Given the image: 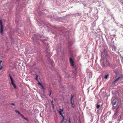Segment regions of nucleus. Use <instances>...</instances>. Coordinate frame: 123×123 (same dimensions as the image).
<instances>
[{"label": "nucleus", "instance_id": "bb28decb", "mask_svg": "<svg viewBox=\"0 0 123 123\" xmlns=\"http://www.w3.org/2000/svg\"><path fill=\"white\" fill-rule=\"evenodd\" d=\"M11 105L13 106H14L15 105V104L13 103H12L11 104Z\"/></svg>", "mask_w": 123, "mask_h": 123}, {"label": "nucleus", "instance_id": "393cba45", "mask_svg": "<svg viewBox=\"0 0 123 123\" xmlns=\"http://www.w3.org/2000/svg\"><path fill=\"white\" fill-rule=\"evenodd\" d=\"M51 104L52 105V107H53V108H54V105L53 103H52Z\"/></svg>", "mask_w": 123, "mask_h": 123}, {"label": "nucleus", "instance_id": "7c9ffc66", "mask_svg": "<svg viewBox=\"0 0 123 123\" xmlns=\"http://www.w3.org/2000/svg\"><path fill=\"white\" fill-rule=\"evenodd\" d=\"M2 62V61L1 60L0 61V63H1Z\"/></svg>", "mask_w": 123, "mask_h": 123}, {"label": "nucleus", "instance_id": "2f4dec72", "mask_svg": "<svg viewBox=\"0 0 123 123\" xmlns=\"http://www.w3.org/2000/svg\"><path fill=\"white\" fill-rule=\"evenodd\" d=\"M96 123H98V122H97Z\"/></svg>", "mask_w": 123, "mask_h": 123}, {"label": "nucleus", "instance_id": "2eb2a0df", "mask_svg": "<svg viewBox=\"0 0 123 123\" xmlns=\"http://www.w3.org/2000/svg\"><path fill=\"white\" fill-rule=\"evenodd\" d=\"M100 106V105L97 104V105L96 106V107L97 109H98L99 108Z\"/></svg>", "mask_w": 123, "mask_h": 123}, {"label": "nucleus", "instance_id": "f8f14e48", "mask_svg": "<svg viewBox=\"0 0 123 123\" xmlns=\"http://www.w3.org/2000/svg\"><path fill=\"white\" fill-rule=\"evenodd\" d=\"M117 116L116 115H114L113 116V118L114 119H115L116 118V117H117Z\"/></svg>", "mask_w": 123, "mask_h": 123}, {"label": "nucleus", "instance_id": "7ed1b4c3", "mask_svg": "<svg viewBox=\"0 0 123 123\" xmlns=\"http://www.w3.org/2000/svg\"><path fill=\"white\" fill-rule=\"evenodd\" d=\"M8 75L10 77V79L11 80V84L13 85L14 88H16V85L14 84V83L13 81V79H12V76H11L10 74H9Z\"/></svg>", "mask_w": 123, "mask_h": 123}, {"label": "nucleus", "instance_id": "1a4fd4ad", "mask_svg": "<svg viewBox=\"0 0 123 123\" xmlns=\"http://www.w3.org/2000/svg\"><path fill=\"white\" fill-rule=\"evenodd\" d=\"M120 78V77H118L117 79H116L114 81L112 82V84H114L115 83H116L117 81Z\"/></svg>", "mask_w": 123, "mask_h": 123}, {"label": "nucleus", "instance_id": "0eeeda50", "mask_svg": "<svg viewBox=\"0 0 123 123\" xmlns=\"http://www.w3.org/2000/svg\"><path fill=\"white\" fill-rule=\"evenodd\" d=\"M59 114L61 115L62 117V120L61 121L60 123H63L64 119L65 118L64 116L62 114V113H59Z\"/></svg>", "mask_w": 123, "mask_h": 123}, {"label": "nucleus", "instance_id": "6e6552de", "mask_svg": "<svg viewBox=\"0 0 123 123\" xmlns=\"http://www.w3.org/2000/svg\"><path fill=\"white\" fill-rule=\"evenodd\" d=\"M73 98V96L72 94L71 95L70 98V103L72 105V106L73 108H74L73 105L72 103V98Z\"/></svg>", "mask_w": 123, "mask_h": 123}, {"label": "nucleus", "instance_id": "4be33fe9", "mask_svg": "<svg viewBox=\"0 0 123 123\" xmlns=\"http://www.w3.org/2000/svg\"><path fill=\"white\" fill-rule=\"evenodd\" d=\"M23 118H24L25 119V120H28V119L27 118H26L25 117H23Z\"/></svg>", "mask_w": 123, "mask_h": 123}, {"label": "nucleus", "instance_id": "412c9836", "mask_svg": "<svg viewBox=\"0 0 123 123\" xmlns=\"http://www.w3.org/2000/svg\"><path fill=\"white\" fill-rule=\"evenodd\" d=\"M0 64L1 63H0V70H1L3 68V67L2 66H0Z\"/></svg>", "mask_w": 123, "mask_h": 123}, {"label": "nucleus", "instance_id": "9d476101", "mask_svg": "<svg viewBox=\"0 0 123 123\" xmlns=\"http://www.w3.org/2000/svg\"><path fill=\"white\" fill-rule=\"evenodd\" d=\"M121 115H119V117H118V119H117V121H118V123H119L120 121L121 120Z\"/></svg>", "mask_w": 123, "mask_h": 123}, {"label": "nucleus", "instance_id": "b1692460", "mask_svg": "<svg viewBox=\"0 0 123 123\" xmlns=\"http://www.w3.org/2000/svg\"><path fill=\"white\" fill-rule=\"evenodd\" d=\"M117 113H117L115 112L114 114L115 115H116L117 116Z\"/></svg>", "mask_w": 123, "mask_h": 123}, {"label": "nucleus", "instance_id": "423d86ee", "mask_svg": "<svg viewBox=\"0 0 123 123\" xmlns=\"http://www.w3.org/2000/svg\"><path fill=\"white\" fill-rule=\"evenodd\" d=\"M70 62L71 64V65L72 66H74V62L71 58L70 57L69 58Z\"/></svg>", "mask_w": 123, "mask_h": 123}, {"label": "nucleus", "instance_id": "ddd939ff", "mask_svg": "<svg viewBox=\"0 0 123 123\" xmlns=\"http://www.w3.org/2000/svg\"><path fill=\"white\" fill-rule=\"evenodd\" d=\"M108 76L109 75L108 74H106L105 75V78L106 79H107V77H108Z\"/></svg>", "mask_w": 123, "mask_h": 123}, {"label": "nucleus", "instance_id": "9b49d317", "mask_svg": "<svg viewBox=\"0 0 123 123\" xmlns=\"http://www.w3.org/2000/svg\"><path fill=\"white\" fill-rule=\"evenodd\" d=\"M66 122L65 123H71V121H70V118H68L66 120Z\"/></svg>", "mask_w": 123, "mask_h": 123}, {"label": "nucleus", "instance_id": "5701e85b", "mask_svg": "<svg viewBox=\"0 0 123 123\" xmlns=\"http://www.w3.org/2000/svg\"><path fill=\"white\" fill-rule=\"evenodd\" d=\"M41 86V87L43 89H45V88H44L43 86V85H42V86Z\"/></svg>", "mask_w": 123, "mask_h": 123}, {"label": "nucleus", "instance_id": "cd10ccee", "mask_svg": "<svg viewBox=\"0 0 123 123\" xmlns=\"http://www.w3.org/2000/svg\"><path fill=\"white\" fill-rule=\"evenodd\" d=\"M51 94V91H50V93H49V96H50V95Z\"/></svg>", "mask_w": 123, "mask_h": 123}, {"label": "nucleus", "instance_id": "f257e3e1", "mask_svg": "<svg viewBox=\"0 0 123 123\" xmlns=\"http://www.w3.org/2000/svg\"><path fill=\"white\" fill-rule=\"evenodd\" d=\"M101 55L102 58L103 59L102 60V66L105 67L110 65L109 61L110 58L107 55V51L106 49H104L103 51L101 53Z\"/></svg>", "mask_w": 123, "mask_h": 123}, {"label": "nucleus", "instance_id": "a878e982", "mask_svg": "<svg viewBox=\"0 0 123 123\" xmlns=\"http://www.w3.org/2000/svg\"><path fill=\"white\" fill-rule=\"evenodd\" d=\"M20 116L23 118V117H24L23 116V115L22 114H20Z\"/></svg>", "mask_w": 123, "mask_h": 123}, {"label": "nucleus", "instance_id": "c756f323", "mask_svg": "<svg viewBox=\"0 0 123 123\" xmlns=\"http://www.w3.org/2000/svg\"><path fill=\"white\" fill-rule=\"evenodd\" d=\"M53 101H51V103H53Z\"/></svg>", "mask_w": 123, "mask_h": 123}, {"label": "nucleus", "instance_id": "6ab92c4d", "mask_svg": "<svg viewBox=\"0 0 123 123\" xmlns=\"http://www.w3.org/2000/svg\"><path fill=\"white\" fill-rule=\"evenodd\" d=\"M38 85H40L41 86H42V83H40L39 82H38Z\"/></svg>", "mask_w": 123, "mask_h": 123}, {"label": "nucleus", "instance_id": "c85d7f7f", "mask_svg": "<svg viewBox=\"0 0 123 123\" xmlns=\"http://www.w3.org/2000/svg\"><path fill=\"white\" fill-rule=\"evenodd\" d=\"M52 64L53 65V64H54L53 62H52Z\"/></svg>", "mask_w": 123, "mask_h": 123}, {"label": "nucleus", "instance_id": "aec40b11", "mask_svg": "<svg viewBox=\"0 0 123 123\" xmlns=\"http://www.w3.org/2000/svg\"><path fill=\"white\" fill-rule=\"evenodd\" d=\"M111 113V112L110 111H108L107 112V114H108L110 115Z\"/></svg>", "mask_w": 123, "mask_h": 123}, {"label": "nucleus", "instance_id": "20e7f679", "mask_svg": "<svg viewBox=\"0 0 123 123\" xmlns=\"http://www.w3.org/2000/svg\"><path fill=\"white\" fill-rule=\"evenodd\" d=\"M0 32L1 34H3V27L2 21L1 20H0Z\"/></svg>", "mask_w": 123, "mask_h": 123}, {"label": "nucleus", "instance_id": "4468645a", "mask_svg": "<svg viewBox=\"0 0 123 123\" xmlns=\"http://www.w3.org/2000/svg\"><path fill=\"white\" fill-rule=\"evenodd\" d=\"M63 110L62 109H60V111H59V113H62V112L63 111Z\"/></svg>", "mask_w": 123, "mask_h": 123}, {"label": "nucleus", "instance_id": "f03ea898", "mask_svg": "<svg viewBox=\"0 0 123 123\" xmlns=\"http://www.w3.org/2000/svg\"><path fill=\"white\" fill-rule=\"evenodd\" d=\"M119 102L116 99H114L112 102V105L113 106L112 109H115V107L117 106Z\"/></svg>", "mask_w": 123, "mask_h": 123}, {"label": "nucleus", "instance_id": "dca6fc26", "mask_svg": "<svg viewBox=\"0 0 123 123\" xmlns=\"http://www.w3.org/2000/svg\"><path fill=\"white\" fill-rule=\"evenodd\" d=\"M38 76L37 75H36V77L35 78V80H37L38 81Z\"/></svg>", "mask_w": 123, "mask_h": 123}, {"label": "nucleus", "instance_id": "f3484780", "mask_svg": "<svg viewBox=\"0 0 123 123\" xmlns=\"http://www.w3.org/2000/svg\"><path fill=\"white\" fill-rule=\"evenodd\" d=\"M112 49L113 50H116V48L115 46H113L112 47Z\"/></svg>", "mask_w": 123, "mask_h": 123}, {"label": "nucleus", "instance_id": "a211bd4d", "mask_svg": "<svg viewBox=\"0 0 123 123\" xmlns=\"http://www.w3.org/2000/svg\"><path fill=\"white\" fill-rule=\"evenodd\" d=\"M15 111L16 112L18 113L20 115L21 114L20 112L16 110Z\"/></svg>", "mask_w": 123, "mask_h": 123}, {"label": "nucleus", "instance_id": "39448f33", "mask_svg": "<svg viewBox=\"0 0 123 123\" xmlns=\"http://www.w3.org/2000/svg\"><path fill=\"white\" fill-rule=\"evenodd\" d=\"M120 107H121V109L122 110H123V104H122L118 106L117 108L116 109L115 112L118 113L119 111V108Z\"/></svg>", "mask_w": 123, "mask_h": 123}]
</instances>
